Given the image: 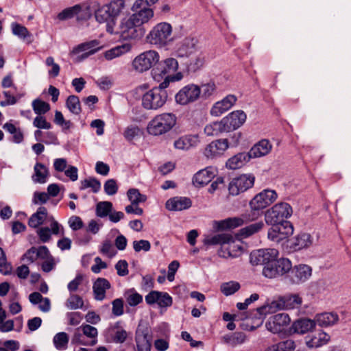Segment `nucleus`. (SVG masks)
Masks as SVG:
<instances>
[{
	"mask_svg": "<svg viewBox=\"0 0 351 351\" xmlns=\"http://www.w3.org/2000/svg\"><path fill=\"white\" fill-rule=\"evenodd\" d=\"M204 243L206 245L220 244L221 247L219 251V255L226 258L237 257L242 250L241 246L235 243L234 238L226 233L207 237L204 239Z\"/></svg>",
	"mask_w": 351,
	"mask_h": 351,
	"instance_id": "nucleus-1",
	"label": "nucleus"
},
{
	"mask_svg": "<svg viewBox=\"0 0 351 351\" xmlns=\"http://www.w3.org/2000/svg\"><path fill=\"white\" fill-rule=\"evenodd\" d=\"M168 86V80L163 81L158 86L152 88L142 96V106L146 110H157L162 108L167 100L165 88Z\"/></svg>",
	"mask_w": 351,
	"mask_h": 351,
	"instance_id": "nucleus-2",
	"label": "nucleus"
},
{
	"mask_svg": "<svg viewBox=\"0 0 351 351\" xmlns=\"http://www.w3.org/2000/svg\"><path fill=\"white\" fill-rule=\"evenodd\" d=\"M250 210L245 212L241 217H229L223 220L215 221L213 226L219 230L226 229H234L243 226L244 223H247L257 220L261 215L260 208L255 209L253 206H250Z\"/></svg>",
	"mask_w": 351,
	"mask_h": 351,
	"instance_id": "nucleus-3",
	"label": "nucleus"
},
{
	"mask_svg": "<svg viewBox=\"0 0 351 351\" xmlns=\"http://www.w3.org/2000/svg\"><path fill=\"white\" fill-rule=\"evenodd\" d=\"M177 118L173 113L165 112L155 116L147 124V131L152 136H160L169 132L176 124Z\"/></svg>",
	"mask_w": 351,
	"mask_h": 351,
	"instance_id": "nucleus-4",
	"label": "nucleus"
},
{
	"mask_svg": "<svg viewBox=\"0 0 351 351\" xmlns=\"http://www.w3.org/2000/svg\"><path fill=\"white\" fill-rule=\"evenodd\" d=\"M147 38L150 44L158 47L167 46L173 40L172 27L165 22L158 23L149 32Z\"/></svg>",
	"mask_w": 351,
	"mask_h": 351,
	"instance_id": "nucleus-5",
	"label": "nucleus"
},
{
	"mask_svg": "<svg viewBox=\"0 0 351 351\" xmlns=\"http://www.w3.org/2000/svg\"><path fill=\"white\" fill-rule=\"evenodd\" d=\"M293 213L291 206L287 202H279L265 213V221L267 225H276L285 222Z\"/></svg>",
	"mask_w": 351,
	"mask_h": 351,
	"instance_id": "nucleus-6",
	"label": "nucleus"
},
{
	"mask_svg": "<svg viewBox=\"0 0 351 351\" xmlns=\"http://www.w3.org/2000/svg\"><path fill=\"white\" fill-rule=\"evenodd\" d=\"M160 60L158 53L154 50H148L140 53L132 61L133 69L138 72L143 73L149 70L152 66L157 65Z\"/></svg>",
	"mask_w": 351,
	"mask_h": 351,
	"instance_id": "nucleus-7",
	"label": "nucleus"
},
{
	"mask_svg": "<svg viewBox=\"0 0 351 351\" xmlns=\"http://www.w3.org/2000/svg\"><path fill=\"white\" fill-rule=\"evenodd\" d=\"M291 269L292 264L288 258H276L263 267V275L268 278H275L288 273Z\"/></svg>",
	"mask_w": 351,
	"mask_h": 351,
	"instance_id": "nucleus-8",
	"label": "nucleus"
},
{
	"mask_svg": "<svg viewBox=\"0 0 351 351\" xmlns=\"http://www.w3.org/2000/svg\"><path fill=\"white\" fill-rule=\"evenodd\" d=\"M145 33V29L136 24L130 17L121 21L117 32L123 40H138L141 38Z\"/></svg>",
	"mask_w": 351,
	"mask_h": 351,
	"instance_id": "nucleus-9",
	"label": "nucleus"
},
{
	"mask_svg": "<svg viewBox=\"0 0 351 351\" xmlns=\"http://www.w3.org/2000/svg\"><path fill=\"white\" fill-rule=\"evenodd\" d=\"M91 16L92 10L90 6L77 4L64 9L58 14V19L60 21H66L75 18L77 21H83L88 20Z\"/></svg>",
	"mask_w": 351,
	"mask_h": 351,
	"instance_id": "nucleus-10",
	"label": "nucleus"
},
{
	"mask_svg": "<svg viewBox=\"0 0 351 351\" xmlns=\"http://www.w3.org/2000/svg\"><path fill=\"white\" fill-rule=\"evenodd\" d=\"M271 226L267 232V238L274 243H278L293 233V227L289 221Z\"/></svg>",
	"mask_w": 351,
	"mask_h": 351,
	"instance_id": "nucleus-11",
	"label": "nucleus"
},
{
	"mask_svg": "<svg viewBox=\"0 0 351 351\" xmlns=\"http://www.w3.org/2000/svg\"><path fill=\"white\" fill-rule=\"evenodd\" d=\"M255 177L252 174H242L232 179L228 186L229 193L238 195L252 188L254 184Z\"/></svg>",
	"mask_w": 351,
	"mask_h": 351,
	"instance_id": "nucleus-12",
	"label": "nucleus"
},
{
	"mask_svg": "<svg viewBox=\"0 0 351 351\" xmlns=\"http://www.w3.org/2000/svg\"><path fill=\"white\" fill-rule=\"evenodd\" d=\"M278 197V193L275 190L264 189L250 201L249 206H253L255 209L263 210L273 204Z\"/></svg>",
	"mask_w": 351,
	"mask_h": 351,
	"instance_id": "nucleus-13",
	"label": "nucleus"
},
{
	"mask_svg": "<svg viewBox=\"0 0 351 351\" xmlns=\"http://www.w3.org/2000/svg\"><path fill=\"white\" fill-rule=\"evenodd\" d=\"M278 255V251L276 249H260L250 254V263L253 265L265 266L270 261H274Z\"/></svg>",
	"mask_w": 351,
	"mask_h": 351,
	"instance_id": "nucleus-14",
	"label": "nucleus"
},
{
	"mask_svg": "<svg viewBox=\"0 0 351 351\" xmlns=\"http://www.w3.org/2000/svg\"><path fill=\"white\" fill-rule=\"evenodd\" d=\"M178 68V61L175 58H169L162 62H158L156 67L152 69V73L155 80H159L160 77L165 78L167 75L176 71Z\"/></svg>",
	"mask_w": 351,
	"mask_h": 351,
	"instance_id": "nucleus-15",
	"label": "nucleus"
},
{
	"mask_svg": "<svg viewBox=\"0 0 351 351\" xmlns=\"http://www.w3.org/2000/svg\"><path fill=\"white\" fill-rule=\"evenodd\" d=\"M132 10L133 14L130 17L139 27L149 22L154 16V11L152 8H147L141 3L136 6V1H134Z\"/></svg>",
	"mask_w": 351,
	"mask_h": 351,
	"instance_id": "nucleus-16",
	"label": "nucleus"
},
{
	"mask_svg": "<svg viewBox=\"0 0 351 351\" xmlns=\"http://www.w3.org/2000/svg\"><path fill=\"white\" fill-rule=\"evenodd\" d=\"M246 119V114L243 110H235L229 113L222 119L226 132H230L240 128L245 122Z\"/></svg>",
	"mask_w": 351,
	"mask_h": 351,
	"instance_id": "nucleus-17",
	"label": "nucleus"
},
{
	"mask_svg": "<svg viewBox=\"0 0 351 351\" xmlns=\"http://www.w3.org/2000/svg\"><path fill=\"white\" fill-rule=\"evenodd\" d=\"M291 322L288 314L282 313L271 317L266 323V328L268 330L274 334L282 332L285 328Z\"/></svg>",
	"mask_w": 351,
	"mask_h": 351,
	"instance_id": "nucleus-18",
	"label": "nucleus"
},
{
	"mask_svg": "<svg viewBox=\"0 0 351 351\" xmlns=\"http://www.w3.org/2000/svg\"><path fill=\"white\" fill-rule=\"evenodd\" d=\"M135 341L137 351H151L152 335L147 327L138 326L136 331Z\"/></svg>",
	"mask_w": 351,
	"mask_h": 351,
	"instance_id": "nucleus-19",
	"label": "nucleus"
},
{
	"mask_svg": "<svg viewBox=\"0 0 351 351\" xmlns=\"http://www.w3.org/2000/svg\"><path fill=\"white\" fill-rule=\"evenodd\" d=\"M175 99L177 104L187 105L197 99V85L188 84L184 86L176 95Z\"/></svg>",
	"mask_w": 351,
	"mask_h": 351,
	"instance_id": "nucleus-20",
	"label": "nucleus"
},
{
	"mask_svg": "<svg viewBox=\"0 0 351 351\" xmlns=\"http://www.w3.org/2000/svg\"><path fill=\"white\" fill-rule=\"evenodd\" d=\"M102 47L100 42L97 40H93L88 42L81 43L74 47L71 51L72 54H78L84 52L81 56V60L87 58L88 56L99 51Z\"/></svg>",
	"mask_w": 351,
	"mask_h": 351,
	"instance_id": "nucleus-21",
	"label": "nucleus"
},
{
	"mask_svg": "<svg viewBox=\"0 0 351 351\" xmlns=\"http://www.w3.org/2000/svg\"><path fill=\"white\" fill-rule=\"evenodd\" d=\"M237 101L234 95H228L221 101H217L211 108L210 113L213 117H219L230 110Z\"/></svg>",
	"mask_w": 351,
	"mask_h": 351,
	"instance_id": "nucleus-22",
	"label": "nucleus"
},
{
	"mask_svg": "<svg viewBox=\"0 0 351 351\" xmlns=\"http://www.w3.org/2000/svg\"><path fill=\"white\" fill-rule=\"evenodd\" d=\"M147 304H157L160 307H168L172 304V298L165 292L152 291L145 296Z\"/></svg>",
	"mask_w": 351,
	"mask_h": 351,
	"instance_id": "nucleus-23",
	"label": "nucleus"
},
{
	"mask_svg": "<svg viewBox=\"0 0 351 351\" xmlns=\"http://www.w3.org/2000/svg\"><path fill=\"white\" fill-rule=\"evenodd\" d=\"M228 148L227 139H219L212 141L204 149V155L207 158H214L220 156Z\"/></svg>",
	"mask_w": 351,
	"mask_h": 351,
	"instance_id": "nucleus-24",
	"label": "nucleus"
},
{
	"mask_svg": "<svg viewBox=\"0 0 351 351\" xmlns=\"http://www.w3.org/2000/svg\"><path fill=\"white\" fill-rule=\"evenodd\" d=\"M192 205L190 198L186 197H174L169 199L165 207L171 211H181L189 208Z\"/></svg>",
	"mask_w": 351,
	"mask_h": 351,
	"instance_id": "nucleus-25",
	"label": "nucleus"
},
{
	"mask_svg": "<svg viewBox=\"0 0 351 351\" xmlns=\"http://www.w3.org/2000/svg\"><path fill=\"white\" fill-rule=\"evenodd\" d=\"M312 274V269L307 265L295 266L291 270V280L293 283L299 284L305 282Z\"/></svg>",
	"mask_w": 351,
	"mask_h": 351,
	"instance_id": "nucleus-26",
	"label": "nucleus"
},
{
	"mask_svg": "<svg viewBox=\"0 0 351 351\" xmlns=\"http://www.w3.org/2000/svg\"><path fill=\"white\" fill-rule=\"evenodd\" d=\"M330 336L323 330H317L306 337V344L308 348H318L326 344Z\"/></svg>",
	"mask_w": 351,
	"mask_h": 351,
	"instance_id": "nucleus-27",
	"label": "nucleus"
},
{
	"mask_svg": "<svg viewBox=\"0 0 351 351\" xmlns=\"http://www.w3.org/2000/svg\"><path fill=\"white\" fill-rule=\"evenodd\" d=\"M272 149V145L267 139H262L256 143L248 152L251 158H256L267 155Z\"/></svg>",
	"mask_w": 351,
	"mask_h": 351,
	"instance_id": "nucleus-28",
	"label": "nucleus"
},
{
	"mask_svg": "<svg viewBox=\"0 0 351 351\" xmlns=\"http://www.w3.org/2000/svg\"><path fill=\"white\" fill-rule=\"evenodd\" d=\"M251 158L248 152H240L230 158L226 162V168L235 170L245 165Z\"/></svg>",
	"mask_w": 351,
	"mask_h": 351,
	"instance_id": "nucleus-29",
	"label": "nucleus"
},
{
	"mask_svg": "<svg viewBox=\"0 0 351 351\" xmlns=\"http://www.w3.org/2000/svg\"><path fill=\"white\" fill-rule=\"evenodd\" d=\"M110 282L104 278H98L93 283V290L94 298L98 301H102L106 298V290L110 289Z\"/></svg>",
	"mask_w": 351,
	"mask_h": 351,
	"instance_id": "nucleus-30",
	"label": "nucleus"
},
{
	"mask_svg": "<svg viewBox=\"0 0 351 351\" xmlns=\"http://www.w3.org/2000/svg\"><path fill=\"white\" fill-rule=\"evenodd\" d=\"M49 168L44 164L36 162L34 167V173L32 176V180L34 183L45 184L49 177Z\"/></svg>",
	"mask_w": 351,
	"mask_h": 351,
	"instance_id": "nucleus-31",
	"label": "nucleus"
},
{
	"mask_svg": "<svg viewBox=\"0 0 351 351\" xmlns=\"http://www.w3.org/2000/svg\"><path fill=\"white\" fill-rule=\"evenodd\" d=\"M313 244V238L308 233H300L298 234L291 243V247L295 250H300L307 248Z\"/></svg>",
	"mask_w": 351,
	"mask_h": 351,
	"instance_id": "nucleus-32",
	"label": "nucleus"
},
{
	"mask_svg": "<svg viewBox=\"0 0 351 351\" xmlns=\"http://www.w3.org/2000/svg\"><path fill=\"white\" fill-rule=\"evenodd\" d=\"M315 324L322 327H327L335 325L339 321V316L335 313H322L317 314L315 317Z\"/></svg>",
	"mask_w": 351,
	"mask_h": 351,
	"instance_id": "nucleus-33",
	"label": "nucleus"
},
{
	"mask_svg": "<svg viewBox=\"0 0 351 351\" xmlns=\"http://www.w3.org/2000/svg\"><path fill=\"white\" fill-rule=\"evenodd\" d=\"M315 326L314 320L310 319H300L293 323L291 330L293 332L304 334L313 329Z\"/></svg>",
	"mask_w": 351,
	"mask_h": 351,
	"instance_id": "nucleus-34",
	"label": "nucleus"
},
{
	"mask_svg": "<svg viewBox=\"0 0 351 351\" xmlns=\"http://www.w3.org/2000/svg\"><path fill=\"white\" fill-rule=\"evenodd\" d=\"M280 310H285V302L283 296L278 298L276 300L271 301L267 305L258 308L261 314H271Z\"/></svg>",
	"mask_w": 351,
	"mask_h": 351,
	"instance_id": "nucleus-35",
	"label": "nucleus"
},
{
	"mask_svg": "<svg viewBox=\"0 0 351 351\" xmlns=\"http://www.w3.org/2000/svg\"><path fill=\"white\" fill-rule=\"evenodd\" d=\"M47 217V210L45 207H39L36 212L34 213L28 221V225L34 228H38L43 224Z\"/></svg>",
	"mask_w": 351,
	"mask_h": 351,
	"instance_id": "nucleus-36",
	"label": "nucleus"
},
{
	"mask_svg": "<svg viewBox=\"0 0 351 351\" xmlns=\"http://www.w3.org/2000/svg\"><path fill=\"white\" fill-rule=\"evenodd\" d=\"M222 339L225 343L232 347H235L245 342L246 339V335L243 332H236L224 335L222 337Z\"/></svg>",
	"mask_w": 351,
	"mask_h": 351,
	"instance_id": "nucleus-37",
	"label": "nucleus"
},
{
	"mask_svg": "<svg viewBox=\"0 0 351 351\" xmlns=\"http://www.w3.org/2000/svg\"><path fill=\"white\" fill-rule=\"evenodd\" d=\"M217 173V169L211 166L199 170V186L208 184L216 176Z\"/></svg>",
	"mask_w": 351,
	"mask_h": 351,
	"instance_id": "nucleus-38",
	"label": "nucleus"
},
{
	"mask_svg": "<svg viewBox=\"0 0 351 351\" xmlns=\"http://www.w3.org/2000/svg\"><path fill=\"white\" fill-rule=\"evenodd\" d=\"M224 132H226V130L225 125H223L222 119L219 121H215L208 124L204 128V133L207 136H217Z\"/></svg>",
	"mask_w": 351,
	"mask_h": 351,
	"instance_id": "nucleus-39",
	"label": "nucleus"
},
{
	"mask_svg": "<svg viewBox=\"0 0 351 351\" xmlns=\"http://www.w3.org/2000/svg\"><path fill=\"white\" fill-rule=\"evenodd\" d=\"M130 49V45L123 44L106 51L104 53V57L106 60H110L129 51Z\"/></svg>",
	"mask_w": 351,
	"mask_h": 351,
	"instance_id": "nucleus-40",
	"label": "nucleus"
},
{
	"mask_svg": "<svg viewBox=\"0 0 351 351\" xmlns=\"http://www.w3.org/2000/svg\"><path fill=\"white\" fill-rule=\"evenodd\" d=\"M197 141V136H183L178 139L174 142V146L178 149H189L191 147L194 146L196 141Z\"/></svg>",
	"mask_w": 351,
	"mask_h": 351,
	"instance_id": "nucleus-41",
	"label": "nucleus"
},
{
	"mask_svg": "<svg viewBox=\"0 0 351 351\" xmlns=\"http://www.w3.org/2000/svg\"><path fill=\"white\" fill-rule=\"evenodd\" d=\"M285 310L299 308L302 302V298L298 294L286 295L283 296Z\"/></svg>",
	"mask_w": 351,
	"mask_h": 351,
	"instance_id": "nucleus-42",
	"label": "nucleus"
},
{
	"mask_svg": "<svg viewBox=\"0 0 351 351\" xmlns=\"http://www.w3.org/2000/svg\"><path fill=\"white\" fill-rule=\"evenodd\" d=\"M95 16L97 21L100 23L112 21L114 19L109 11V8L106 5L98 8L95 11Z\"/></svg>",
	"mask_w": 351,
	"mask_h": 351,
	"instance_id": "nucleus-43",
	"label": "nucleus"
},
{
	"mask_svg": "<svg viewBox=\"0 0 351 351\" xmlns=\"http://www.w3.org/2000/svg\"><path fill=\"white\" fill-rule=\"evenodd\" d=\"M69 341V335L64 332L57 333L53 339L55 348L58 350H64L68 347Z\"/></svg>",
	"mask_w": 351,
	"mask_h": 351,
	"instance_id": "nucleus-44",
	"label": "nucleus"
},
{
	"mask_svg": "<svg viewBox=\"0 0 351 351\" xmlns=\"http://www.w3.org/2000/svg\"><path fill=\"white\" fill-rule=\"evenodd\" d=\"M263 227L264 223L262 221H260L240 229L239 234L241 237L246 238L258 232Z\"/></svg>",
	"mask_w": 351,
	"mask_h": 351,
	"instance_id": "nucleus-45",
	"label": "nucleus"
},
{
	"mask_svg": "<svg viewBox=\"0 0 351 351\" xmlns=\"http://www.w3.org/2000/svg\"><path fill=\"white\" fill-rule=\"evenodd\" d=\"M82 328L84 335L93 339L90 341V343L84 342L82 340L79 339V343L84 346L95 345L97 343V337L98 334L97 328L88 324L82 326Z\"/></svg>",
	"mask_w": 351,
	"mask_h": 351,
	"instance_id": "nucleus-46",
	"label": "nucleus"
},
{
	"mask_svg": "<svg viewBox=\"0 0 351 351\" xmlns=\"http://www.w3.org/2000/svg\"><path fill=\"white\" fill-rule=\"evenodd\" d=\"M3 128L12 134L13 142L20 143L23 141V134L19 128H16L11 123H5Z\"/></svg>",
	"mask_w": 351,
	"mask_h": 351,
	"instance_id": "nucleus-47",
	"label": "nucleus"
},
{
	"mask_svg": "<svg viewBox=\"0 0 351 351\" xmlns=\"http://www.w3.org/2000/svg\"><path fill=\"white\" fill-rule=\"evenodd\" d=\"M88 188H90L93 193H97L101 189V183L97 179L93 177L82 180L80 189L85 190Z\"/></svg>",
	"mask_w": 351,
	"mask_h": 351,
	"instance_id": "nucleus-48",
	"label": "nucleus"
},
{
	"mask_svg": "<svg viewBox=\"0 0 351 351\" xmlns=\"http://www.w3.org/2000/svg\"><path fill=\"white\" fill-rule=\"evenodd\" d=\"M66 105L70 112L74 114L78 115L82 112L80 99L76 95H70L68 97Z\"/></svg>",
	"mask_w": 351,
	"mask_h": 351,
	"instance_id": "nucleus-49",
	"label": "nucleus"
},
{
	"mask_svg": "<svg viewBox=\"0 0 351 351\" xmlns=\"http://www.w3.org/2000/svg\"><path fill=\"white\" fill-rule=\"evenodd\" d=\"M127 195L133 205H138L147 200V196L141 194L137 189H130L127 192Z\"/></svg>",
	"mask_w": 351,
	"mask_h": 351,
	"instance_id": "nucleus-50",
	"label": "nucleus"
},
{
	"mask_svg": "<svg viewBox=\"0 0 351 351\" xmlns=\"http://www.w3.org/2000/svg\"><path fill=\"white\" fill-rule=\"evenodd\" d=\"M215 90V84L210 81L205 84H202L199 86V98L206 99L213 95Z\"/></svg>",
	"mask_w": 351,
	"mask_h": 351,
	"instance_id": "nucleus-51",
	"label": "nucleus"
},
{
	"mask_svg": "<svg viewBox=\"0 0 351 351\" xmlns=\"http://www.w3.org/2000/svg\"><path fill=\"white\" fill-rule=\"evenodd\" d=\"M112 210V204L110 202L104 201L99 202L96 206V215L97 217L104 218L109 215Z\"/></svg>",
	"mask_w": 351,
	"mask_h": 351,
	"instance_id": "nucleus-52",
	"label": "nucleus"
},
{
	"mask_svg": "<svg viewBox=\"0 0 351 351\" xmlns=\"http://www.w3.org/2000/svg\"><path fill=\"white\" fill-rule=\"evenodd\" d=\"M65 306L67 308L75 310L82 308L84 306V301L82 297L76 294H71L65 302Z\"/></svg>",
	"mask_w": 351,
	"mask_h": 351,
	"instance_id": "nucleus-53",
	"label": "nucleus"
},
{
	"mask_svg": "<svg viewBox=\"0 0 351 351\" xmlns=\"http://www.w3.org/2000/svg\"><path fill=\"white\" fill-rule=\"evenodd\" d=\"M128 304L130 306H135L143 302V297L134 289H130L125 293Z\"/></svg>",
	"mask_w": 351,
	"mask_h": 351,
	"instance_id": "nucleus-54",
	"label": "nucleus"
},
{
	"mask_svg": "<svg viewBox=\"0 0 351 351\" xmlns=\"http://www.w3.org/2000/svg\"><path fill=\"white\" fill-rule=\"evenodd\" d=\"M32 105L34 112L38 115L45 114L50 110L49 104L39 99H34Z\"/></svg>",
	"mask_w": 351,
	"mask_h": 351,
	"instance_id": "nucleus-55",
	"label": "nucleus"
},
{
	"mask_svg": "<svg viewBox=\"0 0 351 351\" xmlns=\"http://www.w3.org/2000/svg\"><path fill=\"white\" fill-rule=\"evenodd\" d=\"M221 291L226 296L234 294L240 289V284L236 281L224 282L221 285Z\"/></svg>",
	"mask_w": 351,
	"mask_h": 351,
	"instance_id": "nucleus-56",
	"label": "nucleus"
},
{
	"mask_svg": "<svg viewBox=\"0 0 351 351\" xmlns=\"http://www.w3.org/2000/svg\"><path fill=\"white\" fill-rule=\"evenodd\" d=\"M113 18L117 16L125 6L124 0H112L110 3L106 4Z\"/></svg>",
	"mask_w": 351,
	"mask_h": 351,
	"instance_id": "nucleus-57",
	"label": "nucleus"
},
{
	"mask_svg": "<svg viewBox=\"0 0 351 351\" xmlns=\"http://www.w3.org/2000/svg\"><path fill=\"white\" fill-rule=\"evenodd\" d=\"M99 252L109 258H112L116 254V250L112 242L108 239L103 241L99 247Z\"/></svg>",
	"mask_w": 351,
	"mask_h": 351,
	"instance_id": "nucleus-58",
	"label": "nucleus"
},
{
	"mask_svg": "<svg viewBox=\"0 0 351 351\" xmlns=\"http://www.w3.org/2000/svg\"><path fill=\"white\" fill-rule=\"evenodd\" d=\"M45 64L47 66H51V69L48 71V74L51 77H56L58 76L60 71V66L54 62V58L49 56L46 58Z\"/></svg>",
	"mask_w": 351,
	"mask_h": 351,
	"instance_id": "nucleus-59",
	"label": "nucleus"
},
{
	"mask_svg": "<svg viewBox=\"0 0 351 351\" xmlns=\"http://www.w3.org/2000/svg\"><path fill=\"white\" fill-rule=\"evenodd\" d=\"M12 32L13 34L19 36L21 38H25L29 36L27 29L17 23H12L11 25Z\"/></svg>",
	"mask_w": 351,
	"mask_h": 351,
	"instance_id": "nucleus-60",
	"label": "nucleus"
},
{
	"mask_svg": "<svg viewBox=\"0 0 351 351\" xmlns=\"http://www.w3.org/2000/svg\"><path fill=\"white\" fill-rule=\"evenodd\" d=\"M278 351H294L296 345L293 340L287 339L275 344Z\"/></svg>",
	"mask_w": 351,
	"mask_h": 351,
	"instance_id": "nucleus-61",
	"label": "nucleus"
},
{
	"mask_svg": "<svg viewBox=\"0 0 351 351\" xmlns=\"http://www.w3.org/2000/svg\"><path fill=\"white\" fill-rule=\"evenodd\" d=\"M140 133V129L138 126L130 125L125 128L123 132V136L125 138L131 141L135 138V137L138 136Z\"/></svg>",
	"mask_w": 351,
	"mask_h": 351,
	"instance_id": "nucleus-62",
	"label": "nucleus"
},
{
	"mask_svg": "<svg viewBox=\"0 0 351 351\" xmlns=\"http://www.w3.org/2000/svg\"><path fill=\"white\" fill-rule=\"evenodd\" d=\"M112 313L115 317L121 316L124 313L123 301L121 298H117L112 302Z\"/></svg>",
	"mask_w": 351,
	"mask_h": 351,
	"instance_id": "nucleus-63",
	"label": "nucleus"
},
{
	"mask_svg": "<svg viewBox=\"0 0 351 351\" xmlns=\"http://www.w3.org/2000/svg\"><path fill=\"white\" fill-rule=\"evenodd\" d=\"M33 125L34 127L39 129H51L52 125L49 122H47L46 118L42 115H38L35 117Z\"/></svg>",
	"mask_w": 351,
	"mask_h": 351,
	"instance_id": "nucleus-64",
	"label": "nucleus"
}]
</instances>
